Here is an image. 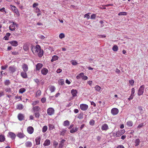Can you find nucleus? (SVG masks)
Wrapping results in <instances>:
<instances>
[{
    "instance_id": "f257e3e1",
    "label": "nucleus",
    "mask_w": 148,
    "mask_h": 148,
    "mask_svg": "<svg viewBox=\"0 0 148 148\" xmlns=\"http://www.w3.org/2000/svg\"><path fill=\"white\" fill-rule=\"evenodd\" d=\"M33 53L36 55H38L39 57H41L43 54V51L41 49L39 45H37L36 46H32L31 47Z\"/></svg>"
},
{
    "instance_id": "f03ea898",
    "label": "nucleus",
    "mask_w": 148,
    "mask_h": 148,
    "mask_svg": "<svg viewBox=\"0 0 148 148\" xmlns=\"http://www.w3.org/2000/svg\"><path fill=\"white\" fill-rule=\"evenodd\" d=\"M145 88V86L144 85L141 86L138 89L137 92L138 95L140 96L143 94Z\"/></svg>"
},
{
    "instance_id": "7ed1b4c3",
    "label": "nucleus",
    "mask_w": 148,
    "mask_h": 148,
    "mask_svg": "<svg viewBox=\"0 0 148 148\" xmlns=\"http://www.w3.org/2000/svg\"><path fill=\"white\" fill-rule=\"evenodd\" d=\"M125 132V131L124 130H121L117 131L116 133V134L114 135V136L116 137H119L121 136V135L124 134Z\"/></svg>"
},
{
    "instance_id": "20e7f679",
    "label": "nucleus",
    "mask_w": 148,
    "mask_h": 148,
    "mask_svg": "<svg viewBox=\"0 0 148 148\" xmlns=\"http://www.w3.org/2000/svg\"><path fill=\"white\" fill-rule=\"evenodd\" d=\"M11 23H12V24L9 26V29L11 31H14L15 29V26H16L17 27L18 26V25L13 22H11Z\"/></svg>"
},
{
    "instance_id": "39448f33",
    "label": "nucleus",
    "mask_w": 148,
    "mask_h": 148,
    "mask_svg": "<svg viewBox=\"0 0 148 148\" xmlns=\"http://www.w3.org/2000/svg\"><path fill=\"white\" fill-rule=\"evenodd\" d=\"M10 6L11 7V8L12 11L13 12H14V13H16V14L17 15H19L20 14H19V12L18 11L17 8H16V7L15 6H14L13 5H10Z\"/></svg>"
},
{
    "instance_id": "423d86ee",
    "label": "nucleus",
    "mask_w": 148,
    "mask_h": 148,
    "mask_svg": "<svg viewBox=\"0 0 148 148\" xmlns=\"http://www.w3.org/2000/svg\"><path fill=\"white\" fill-rule=\"evenodd\" d=\"M47 114L49 115H53L54 112V110L53 108H50L47 109Z\"/></svg>"
},
{
    "instance_id": "0eeeda50",
    "label": "nucleus",
    "mask_w": 148,
    "mask_h": 148,
    "mask_svg": "<svg viewBox=\"0 0 148 148\" xmlns=\"http://www.w3.org/2000/svg\"><path fill=\"white\" fill-rule=\"evenodd\" d=\"M88 106L87 105L85 104H82L80 105V108L83 111L86 110L88 108Z\"/></svg>"
},
{
    "instance_id": "6e6552de",
    "label": "nucleus",
    "mask_w": 148,
    "mask_h": 148,
    "mask_svg": "<svg viewBox=\"0 0 148 148\" xmlns=\"http://www.w3.org/2000/svg\"><path fill=\"white\" fill-rule=\"evenodd\" d=\"M119 112V110L118 109L114 108H112L111 110V113L113 115L117 114Z\"/></svg>"
},
{
    "instance_id": "1a4fd4ad",
    "label": "nucleus",
    "mask_w": 148,
    "mask_h": 148,
    "mask_svg": "<svg viewBox=\"0 0 148 148\" xmlns=\"http://www.w3.org/2000/svg\"><path fill=\"white\" fill-rule=\"evenodd\" d=\"M22 68L24 71L27 72L28 69V66L26 64L23 63L22 66Z\"/></svg>"
},
{
    "instance_id": "9d476101",
    "label": "nucleus",
    "mask_w": 148,
    "mask_h": 148,
    "mask_svg": "<svg viewBox=\"0 0 148 148\" xmlns=\"http://www.w3.org/2000/svg\"><path fill=\"white\" fill-rule=\"evenodd\" d=\"M8 135L12 140H14L16 137V134L11 132H10L8 133Z\"/></svg>"
},
{
    "instance_id": "9b49d317",
    "label": "nucleus",
    "mask_w": 148,
    "mask_h": 148,
    "mask_svg": "<svg viewBox=\"0 0 148 148\" xmlns=\"http://www.w3.org/2000/svg\"><path fill=\"white\" fill-rule=\"evenodd\" d=\"M34 130V128L31 126L28 127L27 129V131L28 133L30 134H32Z\"/></svg>"
},
{
    "instance_id": "f8f14e48",
    "label": "nucleus",
    "mask_w": 148,
    "mask_h": 148,
    "mask_svg": "<svg viewBox=\"0 0 148 148\" xmlns=\"http://www.w3.org/2000/svg\"><path fill=\"white\" fill-rule=\"evenodd\" d=\"M17 136L20 138H22L26 137L27 138V137L22 132H18L17 134Z\"/></svg>"
},
{
    "instance_id": "ddd939ff",
    "label": "nucleus",
    "mask_w": 148,
    "mask_h": 148,
    "mask_svg": "<svg viewBox=\"0 0 148 148\" xmlns=\"http://www.w3.org/2000/svg\"><path fill=\"white\" fill-rule=\"evenodd\" d=\"M43 64L41 63L37 64L36 66V71H39L42 67Z\"/></svg>"
},
{
    "instance_id": "4468645a",
    "label": "nucleus",
    "mask_w": 148,
    "mask_h": 148,
    "mask_svg": "<svg viewBox=\"0 0 148 148\" xmlns=\"http://www.w3.org/2000/svg\"><path fill=\"white\" fill-rule=\"evenodd\" d=\"M48 70L45 68L43 69L41 71L42 74L44 75H46L48 73Z\"/></svg>"
},
{
    "instance_id": "2eb2a0df",
    "label": "nucleus",
    "mask_w": 148,
    "mask_h": 148,
    "mask_svg": "<svg viewBox=\"0 0 148 148\" xmlns=\"http://www.w3.org/2000/svg\"><path fill=\"white\" fill-rule=\"evenodd\" d=\"M9 43L12 46L16 47L18 45V42L16 40H13L9 42Z\"/></svg>"
},
{
    "instance_id": "dca6fc26",
    "label": "nucleus",
    "mask_w": 148,
    "mask_h": 148,
    "mask_svg": "<svg viewBox=\"0 0 148 148\" xmlns=\"http://www.w3.org/2000/svg\"><path fill=\"white\" fill-rule=\"evenodd\" d=\"M25 145L27 147L30 148L32 146V143L31 142L28 141L25 143Z\"/></svg>"
},
{
    "instance_id": "f3484780",
    "label": "nucleus",
    "mask_w": 148,
    "mask_h": 148,
    "mask_svg": "<svg viewBox=\"0 0 148 148\" xmlns=\"http://www.w3.org/2000/svg\"><path fill=\"white\" fill-rule=\"evenodd\" d=\"M18 118L19 121H21L24 120V116L23 114L20 113L18 116Z\"/></svg>"
},
{
    "instance_id": "a211bd4d",
    "label": "nucleus",
    "mask_w": 148,
    "mask_h": 148,
    "mask_svg": "<svg viewBox=\"0 0 148 148\" xmlns=\"http://www.w3.org/2000/svg\"><path fill=\"white\" fill-rule=\"evenodd\" d=\"M101 129L102 130L106 131L108 129V126L107 124H104L102 126Z\"/></svg>"
},
{
    "instance_id": "6ab92c4d",
    "label": "nucleus",
    "mask_w": 148,
    "mask_h": 148,
    "mask_svg": "<svg viewBox=\"0 0 148 148\" xmlns=\"http://www.w3.org/2000/svg\"><path fill=\"white\" fill-rule=\"evenodd\" d=\"M51 141L49 140L46 139L43 145L45 146H48L50 144Z\"/></svg>"
},
{
    "instance_id": "aec40b11",
    "label": "nucleus",
    "mask_w": 148,
    "mask_h": 148,
    "mask_svg": "<svg viewBox=\"0 0 148 148\" xmlns=\"http://www.w3.org/2000/svg\"><path fill=\"white\" fill-rule=\"evenodd\" d=\"M40 136H38L36 138L35 141L36 145H38L40 144Z\"/></svg>"
},
{
    "instance_id": "412c9836",
    "label": "nucleus",
    "mask_w": 148,
    "mask_h": 148,
    "mask_svg": "<svg viewBox=\"0 0 148 148\" xmlns=\"http://www.w3.org/2000/svg\"><path fill=\"white\" fill-rule=\"evenodd\" d=\"M71 93L73 97H76L77 96V91L76 90H72L71 91Z\"/></svg>"
},
{
    "instance_id": "4be33fe9",
    "label": "nucleus",
    "mask_w": 148,
    "mask_h": 148,
    "mask_svg": "<svg viewBox=\"0 0 148 148\" xmlns=\"http://www.w3.org/2000/svg\"><path fill=\"white\" fill-rule=\"evenodd\" d=\"M65 141V140L63 139L60 142L59 144V148H62L64 144V142Z\"/></svg>"
},
{
    "instance_id": "5701e85b",
    "label": "nucleus",
    "mask_w": 148,
    "mask_h": 148,
    "mask_svg": "<svg viewBox=\"0 0 148 148\" xmlns=\"http://www.w3.org/2000/svg\"><path fill=\"white\" fill-rule=\"evenodd\" d=\"M9 71L12 73H14L16 71V68L14 66H11L9 67Z\"/></svg>"
},
{
    "instance_id": "b1692460",
    "label": "nucleus",
    "mask_w": 148,
    "mask_h": 148,
    "mask_svg": "<svg viewBox=\"0 0 148 148\" xmlns=\"http://www.w3.org/2000/svg\"><path fill=\"white\" fill-rule=\"evenodd\" d=\"M78 127H73L72 129L70 130V132L71 133H73L77 131L78 130Z\"/></svg>"
},
{
    "instance_id": "393cba45",
    "label": "nucleus",
    "mask_w": 148,
    "mask_h": 148,
    "mask_svg": "<svg viewBox=\"0 0 148 148\" xmlns=\"http://www.w3.org/2000/svg\"><path fill=\"white\" fill-rule=\"evenodd\" d=\"M23 106L21 104H18L16 106L17 109L19 110H22L23 109Z\"/></svg>"
},
{
    "instance_id": "a878e982",
    "label": "nucleus",
    "mask_w": 148,
    "mask_h": 148,
    "mask_svg": "<svg viewBox=\"0 0 148 148\" xmlns=\"http://www.w3.org/2000/svg\"><path fill=\"white\" fill-rule=\"evenodd\" d=\"M21 76L24 78H26L27 77L26 72L24 71L22 72L21 73Z\"/></svg>"
},
{
    "instance_id": "bb28decb",
    "label": "nucleus",
    "mask_w": 148,
    "mask_h": 148,
    "mask_svg": "<svg viewBox=\"0 0 148 148\" xmlns=\"http://www.w3.org/2000/svg\"><path fill=\"white\" fill-rule=\"evenodd\" d=\"M33 109L34 112L39 111L40 110V108L38 106L33 107Z\"/></svg>"
},
{
    "instance_id": "cd10ccee",
    "label": "nucleus",
    "mask_w": 148,
    "mask_h": 148,
    "mask_svg": "<svg viewBox=\"0 0 148 148\" xmlns=\"http://www.w3.org/2000/svg\"><path fill=\"white\" fill-rule=\"evenodd\" d=\"M5 138L4 135L1 134L0 135V142H3L5 141Z\"/></svg>"
},
{
    "instance_id": "c85d7f7f",
    "label": "nucleus",
    "mask_w": 148,
    "mask_h": 148,
    "mask_svg": "<svg viewBox=\"0 0 148 148\" xmlns=\"http://www.w3.org/2000/svg\"><path fill=\"white\" fill-rule=\"evenodd\" d=\"M49 129L50 130H52L55 128V126L53 124H49L48 125Z\"/></svg>"
},
{
    "instance_id": "c756f323",
    "label": "nucleus",
    "mask_w": 148,
    "mask_h": 148,
    "mask_svg": "<svg viewBox=\"0 0 148 148\" xmlns=\"http://www.w3.org/2000/svg\"><path fill=\"white\" fill-rule=\"evenodd\" d=\"M58 57L57 56H56V55L53 56L52 57V58L51 60V62H53V61H54L57 60L58 59Z\"/></svg>"
},
{
    "instance_id": "7c9ffc66",
    "label": "nucleus",
    "mask_w": 148,
    "mask_h": 148,
    "mask_svg": "<svg viewBox=\"0 0 148 148\" xmlns=\"http://www.w3.org/2000/svg\"><path fill=\"white\" fill-rule=\"evenodd\" d=\"M127 125L129 127H132L133 125V123L132 121H128L127 123Z\"/></svg>"
},
{
    "instance_id": "2f4dec72",
    "label": "nucleus",
    "mask_w": 148,
    "mask_h": 148,
    "mask_svg": "<svg viewBox=\"0 0 148 148\" xmlns=\"http://www.w3.org/2000/svg\"><path fill=\"white\" fill-rule=\"evenodd\" d=\"M84 75V73L82 72L79 74L78 75H77L76 77L77 79H79L81 77H83Z\"/></svg>"
},
{
    "instance_id": "473e14b6",
    "label": "nucleus",
    "mask_w": 148,
    "mask_h": 148,
    "mask_svg": "<svg viewBox=\"0 0 148 148\" xmlns=\"http://www.w3.org/2000/svg\"><path fill=\"white\" fill-rule=\"evenodd\" d=\"M29 47L27 44H25L23 46V49L25 51H27L29 49Z\"/></svg>"
},
{
    "instance_id": "72a5a7b5",
    "label": "nucleus",
    "mask_w": 148,
    "mask_h": 148,
    "mask_svg": "<svg viewBox=\"0 0 148 148\" xmlns=\"http://www.w3.org/2000/svg\"><path fill=\"white\" fill-rule=\"evenodd\" d=\"M69 122L68 120H66L64 122L63 125L66 126L69 125Z\"/></svg>"
},
{
    "instance_id": "f704fd0d",
    "label": "nucleus",
    "mask_w": 148,
    "mask_h": 148,
    "mask_svg": "<svg viewBox=\"0 0 148 148\" xmlns=\"http://www.w3.org/2000/svg\"><path fill=\"white\" fill-rule=\"evenodd\" d=\"M118 46L116 45H114L113 48L112 50L115 51H117L118 50Z\"/></svg>"
},
{
    "instance_id": "c9c22d12",
    "label": "nucleus",
    "mask_w": 148,
    "mask_h": 148,
    "mask_svg": "<svg viewBox=\"0 0 148 148\" xmlns=\"http://www.w3.org/2000/svg\"><path fill=\"white\" fill-rule=\"evenodd\" d=\"M50 90L51 92H54L56 89V88L54 86H51L49 87Z\"/></svg>"
},
{
    "instance_id": "e433bc0d",
    "label": "nucleus",
    "mask_w": 148,
    "mask_h": 148,
    "mask_svg": "<svg viewBox=\"0 0 148 148\" xmlns=\"http://www.w3.org/2000/svg\"><path fill=\"white\" fill-rule=\"evenodd\" d=\"M95 90L99 92L101 90V88L99 86L97 85L95 87Z\"/></svg>"
},
{
    "instance_id": "4c0bfd02",
    "label": "nucleus",
    "mask_w": 148,
    "mask_h": 148,
    "mask_svg": "<svg viewBox=\"0 0 148 148\" xmlns=\"http://www.w3.org/2000/svg\"><path fill=\"white\" fill-rule=\"evenodd\" d=\"M47 126L45 125L42 128V132H43L44 133L47 131Z\"/></svg>"
},
{
    "instance_id": "58836bf2",
    "label": "nucleus",
    "mask_w": 148,
    "mask_h": 148,
    "mask_svg": "<svg viewBox=\"0 0 148 148\" xmlns=\"http://www.w3.org/2000/svg\"><path fill=\"white\" fill-rule=\"evenodd\" d=\"M25 91V89L23 88H22L20 89L19 92L21 93H23Z\"/></svg>"
},
{
    "instance_id": "ea45409f",
    "label": "nucleus",
    "mask_w": 148,
    "mask_h": 148,
    "mask_svg": "<svg viewBox=\"0 0 148 148\" xmlns=\"http://www.w3.org/2000/svg\"><path fill=\"white\" fill-rule=\"evenodd\" d=\"M140 142V141L138 139H136V140L135 142V143H136L135 146H138Z\"/></svg>"
},
{
    "instance_id": "a19ab883",
    "label": "nucleus",
    "mask_w": 148,
    "mask_h": 148,
    "mask_svg": "<svg viewBox=\"0 0 148 148\" xmlns=\"http://www.w3.org/2000/svg\"><path fill=\"white\" fill-rule=\"evenodd\" d=\"M77 118L79 119H82L83 118V114L82 113L79 114L77 116Z\"/></svg>"
},
{
    "instance_id": "79ce46f5",
    "label": "nucleus",
    "mask_w": 148,
    "mask_h": 148,
    "mask_svg": "<svg viewBox=\"0 0 148 148\" xmlns=\"http://www.w3.org/2000/svg\"><path fill=\"white\" fill-rule=\"evenodd\" d=\"M10 83V82L9 80H6L4 82L5 84L7 86L9 85Z\"/></svg>"
},
{
    "instance_id": "37998d69",
    "label": "nucleus",
    "mask_w": 148,
    "mask_h": 148,
    "mask_svg": "<svg viewBox=\"0 0 148 148\" xmlns=\"http://www.w3.org/2000/svg\"><path fill=\"white\" fill-rule=\"evenodd\" d=\"M126 14H127V13L125 12H120L118 14V15L119 16L126 15Z\"/></svg>"
},
{
    "instance_id": "c03bdc74",
    "label": "nucleus",
    "mask_w": 148,
    "mask_h": 148,
    "mask_svg": "<svg viewBox=\"0 0 148 148\" xmlns=\"http://www.w3.org/2000/svg\"><path fill=\"white\" fill-rule=\"evenodd\" d=\"M35 116L36 117L38 118H39L40 116V114L39 112H36L34 113Z\"/></svg>"
},
{
    "instance_id": "a18cd8bd",
    "label": "nucleus",
    "mask_w": 148,
    "mask_h": 148,
    "mask_svg": "<svg viewBox=\"0 0 148 148\" xmlns=\"http://www.w3.org/2000/svg\"><path fill=\"white\" fill-rule=\"evenodd\" d=\"M65 37L64 34L62 33L60 34L59 36V37L60 38L62 39L64 38Z\"/></svg>"
},
{
    "instance_id": "49530a36",
    "label": "nucleus",
    "mask_w": 148,
    "mask_h": 148,
    "mask_svg": "<svg viewBox=\"0 0 148 148\" xmlns=\"http://www.w3.org/2000/svg\"><path fill=\"white\" fill-rule=\"evenodd\" d=\"M41 94V91L40 90H37L36 92V95L37 96H40Z\"/></svg>"
},
{
    "instance_id": "de8ad7c7",
    "label": "nucleus",
    "mask_w": 148,
    "mask_h": 148,
    "mask_svg": "<svg viewBox=\"0 0 148 148\" xmlns=\"http://www.w3.org/2000/svg\"><path fill=\"white\" fill-rule=\"evenodd\" d=\"M144 126V123L139 124L137 127V128L140 129Z\"/></svg>"
},
{
    "instance_id": "09e8293b",
    "label": "nucleus",
    "mask_w": 148,
    "mask_h": 148,
    "mask_svg": "<svg viewBox=\"0 0 148 148\" xmlns=\"http://www.w3.org/2000/svg\"><path fill=\"white\" fill-rule=\"evenodd\" d=\"M5 91L6 92H11V88H6L5 89Z\"/></svg>"
},
{
    "instance_id": "8fccbe9b",
    "label": "nucleus",
    "mask_w": 148,
    "mask_h": 148,
    "mask_svg": "<svg viewBox=\"0 0 148 148\" xmlns=\"http://www.w3.org/2000/svg\"><path fill=\"white\" fill-rule=\"evenodd\" d=\"M8 67V65H5L4 66H1V70H4L5 69Z\"/></svg>"
},
{
    "instance_id": "3c124183",
    "label": "nucleus",
    "mask_w": 148,
    "mask_h": 148,
    "mask_svg": "<svg viewBox=\"0 0 148 148\" xmlns=\"http://www.w3.org/2000/svg\"><path fill=\"white\" fill-rule=\"evenodd\" d=\"M95 123V121L93 120H91L89 122L90 124L91 125H94Z\"/></svg>"
},
{
    "instance_id": "603ef678",
    "label": "nucleus",
    "mask_w": 148,
    "mask_h": 148,
    "mask_svg": "<svg viewBox=\"0 0 148 148\" xmlns=\"http://www.w3.org/2000/svg\"><path fill=\"white\" fill-rule=\"evenodd\" d=\"M66 130H63L60 132V135L64 136V135L65 133H66Z\"/></svg>"
},
{
    "instance_id": "864d4df0",
    "label": "nucleus",
    "mask_w": 148,
    "mask_h": 148,
    "mask_svg": "<svg viewBox=\"0 0 148 148\" xmlns=\"http://www.w3.org/2000/svg\"><path fill=\"white\" fill-rule=\"evenodd\" d=\"M72 64L73 65H75L77 64V63L75 61L73 60L71 61Z\"/></svg>"
},
{
    "instance_id": "5fc2aeb1",
    "label": "nucleus",
    "mask_w": 148,
    "mask_h": 148,
    "mask_svg": "<svg viewBox=\"0 0 148 148\" xmlns=\"http://www.w3.org/2000/svg\"><path fill=\"white\" fill-rule=\"evenodd\" d=\"M84 18L86 17V18L88 19L90 18V16L88 15V14H85L84 16Z\"/></svg>"
},
{
    "instance_id": "6e6d98bb",
    "label": "nucleus",
    "mask_w": 148,
    "mask_h": 148,
    "mask_svg": "<svg viewBox=\"0 0 148 148\" xmlns=\"http://www.w3.org/2000/svg\"><path fill=\"white\" fill-rule=\"evenodd\" d=\"M96 17V15L95 14H92L90 16V18L91 19H95Z\"/></svg>"
},
{
    "instance_id": "4d7b16f0",
    "label": "nucleus",
    "mask_w": 148,
    "mask_h": 148,
    "mask_svg": "<svg viewBox=\"0 0 148 148\" xmlns=\"http://www.w3.org/2000/svg\"><path fill=\"white\" fill-rule=\"evenodd\" d=\"M134 96V95L131 94L129 98L128 99L129 100H132L133 99V97Z\"/></svg>"
},
{
    "instance_id": "13d9d810",
    "label": "nucleus",
    "mask_w": 148,
    "mask_h": 148,
    "mask_svg": "<svg viewBox=\"0 0 148 148\" xmlns=\"http://www.w3.org/2000/svg\"><path fill=\"white\" fill-rule=\"evenodd\" d=\"M0 11H1V12H4L5 13H6V11L5 10V8L4 7L0 9Z\"/></svg>"
},
{
    "instance_id": "bf43d9fd",
    "label": "nucleus",
    "mask_w": 148,
    "mask_h": 148,
    "mask_svg": "<svg viewBox=\"0 0 148 148\" xmlns=\"http://www.w3.org/2000/svg\"><path fill=\"white\" fill-rule=\"evenodd\" d=\"M129 83L132 85H133L134 83V81L133 80H131L129 81Z\"/></svg>"
},
{
    "instance_id": "052dcab7",
    "label": "nucleus",
    "mask_w": 148,
    "mask_h": 148,
    "mask_svg": "<svg viewBox=\"0 0 148 148\" xmlns=\"http://www.w3.org/2000/svg\"><path fill=\"white\" fill-rule=\"evenodd\" d=\"M58 144V143L57 142H56V141H54V142L53 143V145L55 147H56L57 146Z\"/></svg>"
},
{
    "instance_id": "680f3d73",
    "label": "nucleus",
    "mask_w": 148,
    "mask_h": 148,
    "mask_svg": "<svg viewBox=\"0 0 148 148\" xmlns=\"http://www.w3.org/2000/svg\"><path fill=\"white\" fill-rule=\"evenodd\" d=\"M39 37L41 39H43L45 38V37L43 36V35H39Z\"/></svg>"
},
{
    "instance_id": "e2e57ef3",
    "label": "nucleus",
    "mask_w": 148,
    "mask_h": 148,
    "mask_svg": "<svg viewBox=\"0 0 148 148\" xmlns=\"http://www.w3.org/2000/svg\"><path fill=\"white\" fill-rule=\"evenodd\" d=\"M62 70L61 69H58L57 70L56 72L57 73H61L62 72Z\"/></svg>"
},
{
    "instance_id": "0e129e2a",
    "label": "nucleus",
    "mask_w": 148,
    "mask_h": 148,
    "mask_svg": "<svg viewBox=\"0 0 148 148\" xmlns=\"http://www.w3.org/2000/svg\"><path fill=\"white\" fill-rule=\"evenodd\" d=\"M40 12V9L38 8H36V13L39 12Z\"/></svg>"
},
{
    "instance_id": "69168bd1",
    "label": "nucleus",
    "mask_w": 148,
    "mask_h": 148,
    "mask_svg": "<svg viewBox=\"0 0 148 148\" xmlns=\"http://www.w3.org/2000/svg\"><path fill=\"white\" fill-rule=\"evenodd\" d=\"M46 101V99L45 98H43L41 99V101L42 103H44Z\"/></svg>"
},
{
    "instance_id": "338daca9",
    "label": "nucleus",
    "mask_w": 148,
    "mask_h": 148,
    "mask_svg": "<svg viewBox=\"0 0 148 148\" xmlns=\"http://www.w3.org/2000/svg\"><path fill=\"white\" fill-rule=\"evenodd\" d=\"M87 79H88V77L84 75L82 77V79L83 80H86Z\"/></svg>"
},
{
    "instance_id": "774afa93",
    "label": "nucleus",
    "mask_w": 148,
    "mask_h": 148,
    "mask_svg": "<svg viewBox=\"0 0 148 148\" xmlns=\"http://www.w3.org/2000/svg\"><path fill=\"white\" fill-rule=\"evenodd\" d=\"M116 148H125V147L123 145H120L118 146Z\"/></svg>"
}]
</instances>
